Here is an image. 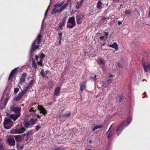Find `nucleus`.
Here are the masks:
<instances>
[{
	"instance_id": "obj_37",
	"label": "nucleus",
	"mask_w": 150,
	"mask_h": 150,
	"mask_svg": "<svg viewBox=\"0 0 150 150\" xmlns=\"http://www.w3.org/2000/svg\"><path fill=\"white\" fill-rule=\"evenodd\" d=\"M29 133L28 132L27 133H24V134H22L21 135L22 137V138L23 139L24 138V137L26 136L27 135V136H28Z\"/></svg>"
},
{
	"instance_id": "obj_10",
	"label": "nucleus",
	"mask_w": 150,
	"mask_h": 150,
	"mask_svg": "<svg viewBox=\"0 0 150 150\" xmlns=\"http://www.w3.org/2000/svg\"><path fill=\"white\" fill-rule=\"evenodd\" d=\"M143 67L145 72H147L149 70V73L150 74V63L145 64H142Z\"/></svg>"
},
{
	"instance_id": "obj_59",
	"label": "nucleus",
	"mask_w": 150,
	"mask_h": 150,
	"mask_svg": "<svg viewBox=\"0 0 150 150\" xmlns=\"http://www.w3.org/2000/svg\"><path fill=\"white\" fill-rule=\"evenodd\" d=\"M106 19V18H105V17H104V18H103L102 19V20H105Z\"/></svg>"
},
{
	"instance_id": "obj_50",
	"label": "nucleus",
	"mask_w": 150,
	"mask_h": 150,
	"mask_svg": "<svg viewBox=\"0 0 150 150\" xmlns=\"http://www.w3.org/2000/svg\"><path fill=\"white\" fill-rule=\"evenodd\" d=\"M39 58H40L39 55L35 56V58L36 60H38V59Z\"/></svg>"
},
{
	"instance_id": "obj_47",
	"label": "nucleus",
	"mask_w": 150,
	"mask_h": 150,
	"mask_svg": "<svg viewBox=\"0 0 150 150\" xmlns=\"http://www.w3.org/2000/svg\"><path fill=\"white\" fill-rule=\"evenodd\" d=\"M62 33H60L59 34V37L60 38V40H59L60 41L61 40V37H62Z\"/></svg>"
},
{
	"instance_id": "obj_39",
	"label": "nucleus",
	"mask_w": 150,
	"mask_h": 150,
	"mask_svg": "<svg viewBox=\"0 0 150 150\" xmlns=\"http://www.w3.org/2000/svg\"><path fill=\"white\" fill-rule=\"evenodd\" d=\"M19 89L18 88H14V93H17L19 91Z\"/></svg>"
},
{
	"instance_id": "obj_3",
	"label": "nucleus",
	"mask_w": 150,
	"mask_h": 150,
	"mask_svg": "<svg viewBox=\"0 0 150 150\" xmlns=\"http://www.w3.org/2000/svg\"><path fill=\"white\" fill-rule=\"evenodd\" d=\"M68 22L71 23V25H70L69 24H68L67 25V28H72L76 25L75 17L74 16L70 17L69 18Z\"/></svg>"
},
{
	"instance_id": "obj_51",
	"label": "nucleus",
	"mask_w": 150,
	"mask_h": 150,
	"mask_svg": "<svg viewBox=\"0 0 150 150\" xmlns=\"http://www.w3.org/2000/svg\"><path fill=\"white\" fill-rule=\"evenodd\" d=\"M3 148V145L2 144L0 143V149Z\"/></svg>"
},
{
	"instance_id": "obj_46",
	"label": "nucleus",
	"mask_w": 150,
	"mask_h": 150,
	"mask_svg": "<svg viewBox=\"0 0 150 150\" xmlns=\"http://www.w3.org/2000/svg\"><path fill=\"white\" fill-rule=\"evenodd\" d=\"M105 37L104 36H100L99 38L100 40H103L105 38Z\"/></svg>"
},
{
	"instance_id": "obj_6",
	"label": "nucleus",
	"mask_w": 150,
	"mask_h": 150,
	"mask_svg": "<svg viewBox=\"0 0 150 150\" xmlns=\"http://www.w3.org/2000/svg\"><path fill=\"white\" fill-rule=\"evenodd\" d=\"M84 16V15L81 13L79 14L76 16V19L77 24H80L82 23Z\"/></svg>"
},
{
	"instance_id": "obj_58",
	"label": "nucleus",
	"mask_w": 150,
	"mask_h": 150,
	"mask_svg": "<svg viewBox=\"0 0 150 150\" xmlns=\"http://www.w3.org/2000/svg\"><path fill=\"white\" fill-rule=\"evenodd\" d=\"M96 75H95L94 76V77L93 78V79L95 80V81H96Z\"/></svg>"
},
{
	"instance_id": "obj_44",
	"label": "nucleus",
	"mask_w": 150,
	"mask_h": 150,
	"mask_svg": "<svg viewBox=\"0 0 150 150\" xmlns=\"http://www.w3.org/2000/svg\"><path fill=\"white\" fill-rule=\"evenodd\" d=\"M118 97H119V102H121L123 100L122 97V96H119Z\"/></svg>"
},
{
	"instance_id": "obj_52",
	"label": "nucleus",
	"mask_w": 150,
	"mask_h": 150,
	"mask_svg": "<svg viewBox=\"0 0 150 150\" xmlns=\"http://www.w3.org/2000/svg\"><path fill=\"white\" fill-rule=\"evenodd\" d=\"M34 109L33 108V107H32L29 110V112H31V111H34Z\"/></svg>"
},
{
	"instance_id": "obj_16",
	"label": "nucleus",
	"mask_w": 150,
	"mask_h": 150,
	"mask_svg": "<svg viewBox=\"0 0 150 150\" xmlns=\"http://www.w3.org/2000/svg\"><path fill=\"white\" fill-rule=\"evenodd\" d=\"M21 115L20 113L18 114L17 115L13 114L11 115V117L14 121H15Z\"/></svg>"
},
{
	"instance_id": "obj_15",
	"label": "nucleus",
	"mask_w": 150,
	"mask_h": 150,
	"mask_svg": "<svg viewBox=\"0 0 150 150\" xmlns=\"http://www.w3.org/2000/svg\"><path fill=\"white\" fill-rule=\"evenodd\" d=\"M71 114V112L70 111L68 113L64 114L63 115H60L59 116V118L60 119H62L63 118L64 119H66L68 117H69Z\"/></svg>"
},
{
	"instance_id": "obj_34",
	"label": "nucleus",
	"mask_w": 150,
	"mask_h": 150,
	"mask_svg": "<svg viewBox=\"0 0 150 150\" xmlns=\"http://www.w3.org/2000/svg\"><path fill=\"white\" fill-rule=\"evenodd\" d=\"M36 120H35L34 119H31L29 121L30 122V123L31 124V125L32 126H33L35 123L36 121Z\"/></svg>"
},
{
	"instance_id": "obj_38",
	"label": "nucleus",
	"mask_w": 150,
	"mask_h": 150,
	"mask_svg": "<svg viewBox=\"0 0 150 150\" xmlns=\"http://www.w3.org/2000/svg\"><path fill=\"white\" fill-rule=\"evenodd\" d=\"M43 60L40 59V61L38 62V63L39 65H41V66H42V62Z\"/></svg>"
},
{
	"instance_id": "obj_2",
	"label": "nucleus",
	"mask_w": 150,
	"mask_h": 150,
	"mask_svg": "<svg viewBox=\"0 0 150 150\" xmlns=\"http://www.w3.org/2000/svg\"><path fill=\"white\" fill-rule=\"evenodd\" d=\"M12 124L11 120L10 119L7 118L4 120V125L5 129H8L11 127Z\"/></svg>"
},
{
	"instance_id": "obj_40",
	"label": "nucleus",
	"mask_w": 150,
	"mask_h": 150,
	"mask_svg": "<svg viewBox=\"0 0 150 150\" xmlns=\"http://www.w3.org/2000/svg\"><path fill=\"white\" fill-rule=\"evenodd\" d=\"M39 57L41 59H42L45 57L44 54L42 53L41 54H39Z\"/></svg>"
},
{
	"instance_id": "obj_49",
	"label": "nucleus",
	"mask_w": 150,
	"mask_h": 150,
	"mask_svg": "<svg viewBox=\"0 0 150 150\" xmlns=\"http://www.w3.org/2000/svg\"><path fill=\"white\" fill-rule=\"evenodd\" d=\"M118 67L120 68H121L122 67V65L120 64V63H119L118 64Z\"/></svg>"
},
{
	"instance_id": "obj_21",
	"label": "nucleus",
	"mask_w": 150,
	"mask_h": 150,
	"mask_svg": "<svg viewBox=\"0 0 150 150\" xmlns=\"http://www.w3.org/2000/svg\"><path fill=\"white\" fill-rule=\"evenodd\" d=\"M68 5L69 3L68 2L65 3L63 5H62V6L61 7L59 8V9L60 10L61 12V13L63 11V10L65 9L66 8L67 6H68Z\"/></svg>"
},
{
	"instance_id": "obj_25",
	"label": "nucleus",
	"mask_w": 150,
	"mask_h": 150,
	"mask_svg": "<svg viewBox=\"0 0 150 150\" xmlns=\"http://www.w3.org/2000/svg\"><path fill=\"white\" fill-rule=\"evenodd\" d=\"M112 125H111L110 127L109 128V129L108 132H107V133L106 134V135L107 136V138L108 139H110L112 135V134L111 133V131H109L110 130V128L112 127Z\"/></svg>"
},
{
	"instance_id": "obj_43",
	"label": "nucleus",
	"mask_w": 150,
	"mask_h": 150,
	"mask_svg": "<svg viewBox=\"0 0 150 150\" xmlns=\"http://www.w3.org/2000/svg\"><path fill=\"white\" fill-rule=\"evenodd\" d=\"M131 12L129 10H126L125 12V13L126 14H129Z\"/></svg>"
},
{
	"instance_id": "obj_54",
	"label": "nucleus",
	"mask_w": 150,
	"mask_h": 150,
	"mask_svg": "<svg viewBox=\"0 0 150 150\" xmlns=\"http://www.w3.org/2000/svg\"><path fill=\"white\" fill-rule=\"evenodd\" d=\"M101 83L102 84V85L103 84L102 82H101V81H99L97 82V84L98 86V85H99L100 84H101Z\"/></svg>"
},
{
	"instance_id": "obj_56",
	"label": "nucleus",
	"mask_w": 150,
	"mask_h": 150,
	"mask_svg": "<svg viewBox=\"0 0 150 150\" xmlns=\"http://www.w3.org/2000/svg\"><path fill=\"white\" fill-rule=\"evenodd\" d=\"M8 99L7 98H5V105L6 104V103L7 102V101H8Z\"/></svg>"
},
{
	"instance_id": "obj_62",
	"label": "nucleus",
	"mask_w": 150,
	"mask_h": 150,
	"mask_svg": "<svg viewBox=\"0 0 150 150\" xmlns=\"http://www.w3.org/2000/svg\"><path fill=\"white\" fill-rule=\"evenodd\" d=\"M0 150H5L4 149V148H2V149H0Z\"/></svg>"
},
{
	"instance_id": "obj_11",
	"label": "nucleus",
	"mask_w": 150,
	"mask_h": 150,
	"mask_svg": "<svg viewBox=\"0 0 150 150\" xmlns=\"http://www.w3.org/2000/svg\"><path fill=\"white\" fill-rule=\"evenodd\" d=\"M17 68H16L13 69L11 72L8 79L9 80H11L13 78V76L17 72Z\"/></svg>"
},
{
	"instance_id": "obj_1",
	"label": "nucleus",
	"mask_w": 150,
	"mask_h": 150,
	"mask_svg": "<svg viewBox=\"0 0 150 150\" xmlns=\"http://www.w3.org/2000/svg\"><path fill=\"white\" fill-rule=\"evenodd\" d=\"M25 130L24 127L13 128L11 131L10 133L12 134H20L24 132Z\"/></svg>"
},
{
	"instance_id": "obj_8",
	"label": "nucleus",
	"mask_w": 150,
	"mask_h": 150,
	"mask_svg": "<svg viewBox=\"0 0 150 150\" xmlns=\"http://www.w3.org/2000/svg\"><path fill=\"white\" fill-rule=\"evenodd\" d=\"M7 142L9 145L10 146H14L15 145V140L12 137H10L8 138Z\"/></svg>"
},
{
	"instance_id": "obj_18",
	"label": "nucleus",
	"mask_w": 150,
	"mask_h": 150,
	"mask_svg": "<svg viewBox=\"0 0 150 150\" xmlns=\"http://www.w3.org/2000/svg\"><path fill=\"white\" fill-rule=\"evenodd\" d=\"M64 1L62 2L59 1L54 5V7L55 8H58L61 7L63 4Z\"/></svg>"
},
{
	"instance_id": "obj_53",
	"label": "nucleus",
	"mask_w": 150,
	"mask_h": 150,
	"mask_svg": "<svg viewBox=\"0 0 150 150\" xmlns=\"http://www.w3.org/2000/svg\"><path fill=\"white\" fill-rule=\"evenodd\" d=\"M53 150H62L61 148H58Z\"/></svg>"
},
{
	"instance_id": "obj_35",
	"label": "nucleus",
	"mask_w": 150,
	"mask_h": 150,
	"mask_svg": "<svg viewBox=\"0 0 150 150\" xmlns=\"http://www.w3.org/2000/svg\"><path fill=\"white\" fill-rule=\"evenodd\" d=\"M53 86V82L52 81H51L49 82L48 84V86L50 89L52 88Z\"/></svg>"
},
{
	"instance_id": "obj_7",
	"label": "nucleus",
	"mask_w": 150,
	"mask_h": 150,
	"mask_svg": "<svg viewBox=\"0 0 150 150\" xmlns=\"http://www.w3.org/2000/svg\"><path fill=\"white\" fill-rule=\"evenodd\" d=\"M67 19V17L65 16L62 18V21L61 22L59 23V27L57 30H62V27L65 25V22Z\"/></svg>"
},
{
	"instance_id": "obj_57",
	"label": "nucleus",
	"mask_w": 150,
	"mask_h": 150,
	"mask_svg": "<svg viewBox=\"0 0 150 150\" xmlns=\"http://www.w3.org/2000/svg\"><path fill=\"white\" fill-rule=\"evenodd\" d=\"M122 24V22L120 21H118V24L119 25H120Z\"/></svg>"
},
{
	"instance_id": "obj_26",
	"label": "nucleus",
	"mask_w": 150,
	"mask_h": 150,
	"mask_svg": "<svg viewBox=\"0 0 150 150\" xmlns=\"http://www.w3.org/2000/svg\"><path fill=\"white\" fill-rule=\"evenodd\" d=\"M23 95L24 94H23L21 92H20L16 98V101L19 100Z\"/></svg>"
},
{
	"instance_id": "obj_36",
	"label": "nucleus",
	"mask_w": 150,
	"mask_h": 150,
	"mask_svg": "<svg viewBox=\"0 0 150 150\" xmlns=\"http://www.w3.org/2000/svg\"><path fill=\"white\" fill-rule=\"evenodd\" d=\"M28 88L29 87H26L25 88H24L22 92H21L23 93V94L24 95L27 91Z\"/></svg>"
},
{
	"instance_id": "obj_31",
	"label": "nucleus",
	"mask_w": 150,
	"mask_h": 150,
	"mask_svg": "<svg viewBox=\"0 0 150 150\" xmlns=\"http://www.w3.org/2000/svg\"><path fill=\"white\" fill-rule=\"evenodd\" d=\"M32 126V125L30 123L29 121L25 123L24 124V126L26 128H28L30 127H31Z\"/></svg>"
},
{
	"instance_id": "obj_42",
	"label": "nucleus",
	"mask_w": 150,
	"mask_h": 150,
	"mask_svg": "<svg viewBox=\"0 0 150 150\" xmlns=\"http://www.w3.org/2000/svg\"><path fill=\"white\" fill-rule=\"evenodd\" d=\"M41 127L40 125H37L35 129H36V130L38 131L39 129Z\"/></svg>"
},
{
	"instance_id": "obj_32",
	"label": "nucleus",
	"mask_w": 150,
	"mask_h": 150,
	"mask_svg": "<svg viewBox=\"0 0 150 150\" xmlns=\"http://www.w3.org/2000/svg\"><path fill=\"white\" fill-rule=\"evenodd\" d=\"M132 118L131 117H129L127 120V123L125 126V127L127 126L132 122Z\"/></svg>"
},
{
	"instance_id": "obj_45",
	"label": "nucleus",
	"mask_w": 150,
	"mask_h": 150,
	"mask_svg": "<svg viewBox=\"0 0 150 150\" xmlns=\"http://www.w3.org/2000/svg\"><path fill=\"white\" fill-rule=\"evenodd\" d=\"M111 82V80L110 79H108L107 80V84L108 85Z\"/></svg>"
},
{
	"instance_id": "obj_5",
	"label": "nucleus",
	"mask_w": 150,
	"mask_h": 150,
	"mask_svg": "<svg viewBox=\"0 0 150 150\" xmlns=\"http://www.w3.org/2000/svg\"><path fill=\"white\" fill-rule=\"evenodd\" d=\"M36 42V40H34L32 43L29 51L30 53L32 52V51L35 50L37 49H39L40 46L38 45H35Z\"/></svg>"
},
{
	"instance_id": "obj_4",
	"label": "nucleus",
	"mask_w": 150,
	"mask_h": 150,
	"mask_svg": "<svg viewBox=\"0 0 150 150\" xmlns=\"http://www.w3.org/2000/svg\"><path fill=\"white\" fill-rule=\"evenodd\" d=\"M125 123V121L123 122L122 123L120 124L117 127L116 130V133L118 136L119 135L124 129Z\"/></svg>"
},
{
	"instance_id": "obj_48",
	"label": "nucleus",
	"mask_w": 150,
	"mask_h": 150,
	"mask_svg": "<svg viewBox=\"0 0 150 150\" xmlns=\"http://www.w3.org/2000/svg\"><path fill=\"white\" fill-rule=\"evenodd\" d=\"M105 39L107 40L108 38V37H107V36L108 35V33L107 32H105Z\"/></svg>"
},
{
	"instance_id": "obj_29",
	"label": "nucleus",
	"mask_w": 150,
	"mask_h": 150,
	"mask_svg": "<svg viewBox=\"0 0 150 150\" xmlns=\"http://www.w3.org/2000/svg\"><path fill=\"white\" fill-rule=\"evenodd\" d=\"M60 91V88L59 87H57L56 88L54 91V94L55 96H57L59 93Z\"/></svg>"
},
{
	"instance_id": "obj_64",
	"label": "nucleus",
	"mask_w": 150,
	"mask_h": 150,
	"mask_svg": "<svg viewBox=\"0 0 150 150\" xmlns=\"http://www.w3.org/2000/svg\"><path fill=\"white\" fill-rule=\"evenodd\" d=\"M89 142V143H91L92 142V141L91 140H90Z\"/></svg>"
},
{
	"instance_id": "obj_24",
	"label": "nucleus",
	"mask_w": 150,
	"mask_h": 150,
	"mask_svg": "<svg viewBox=\"0 0 150 150\" xmlns=\"http://www.w3.org/2000/svg\"><path fill=\"white\" fill-rule=\"evenodd\" d=\"M42 35L40 34L38 35V38H37L36 41L37 40V45H39L40 42H41V39L42 37Z\"/></svg>"
},
{
	"instance_id": "obj_14",
	"label": "nucleus",
	"mask_w": 150,
	"mask_h": 150,
	"mask_svg": "<svg viewBox=\"0 0 150 150\" xmlns=\"http://www.w3.org/2000/svg\"><path fill=\"white\" fill-rule=\"evenodd\" d=\"M57 8H53L51 11V14L52 15H53L55 14L56 13H61L59 8V9H57Z\"/></svg>"
},
{
	"instance_id": "obj_27",
	"label": "nucleus",
	"mask_w": 150,
	"mask_h": 150,
	"mask_svg": "<svg viewBox=\"0 0 150 150\" xmlns=\"http://www.w3.org/2000/svg\"><path fill=\"white\" fill-rule=\"evenodd\" d=\"M102 127V125H98L94 126L92 128L93 131H94L96 129L98 128H101Z\"/></svg>"
},
{
	"instance_id": "obj_33",
	"label": "nucleus",
	"mask_w": 150,
	"mask_h": 150,
	"mask_svg": "<svg viewBox=\"0 0 150 150\" xmlns=\"http://www.w3.org/2000/svg\"><path fill=\"white\" fill-rule=\"evenodd\" d=\"M32 61H33V68H34L35 69H36L37 68V65L36 64L34 60H33V59H32Z\"/></svg>"
},
{
	"instance_id": "obj_19",
	"label": "nucleus",
	"mask_w": 150,
	"mask_h": 150,
	"mask_svg": "<svg viewBox=\"0 0 150 150\" xmlns=\"http://www.w3.org/2000/svg\"><path fill=\"white\" fill-rule=\"evenodd\" d=\"M84 0H81V1H78L77 2L76 5V8L77 9H79L80 8L82 4L83 3Z\"/></svg>"
},
{
	"instance_id": "obj_9",
	"label": "nucleus",
	"mask_w": 150,
	"mask_h": 150,
	"mask_svg": "<svg viewBox=\"0 0 150 150\" xmlns=\"http://www.w3.org/2000/svg\"><path fill=\"white\" fill-rule=\"evenodd\" d=\"M38 109L40 111V113L45 115L47 113L45 109L42 105H39L38 106Z\"/></svg>"
},
{
	"instance_id": "obj_61",
	"label": "nucleus",
	"mask_w": 150,
	"mask_h": 150,
	"mask_svg": "<svg viewBox=\"0 0 150 150\" xmlns=\"http://www.w3.org/2000/svg\"><path fill=\"white\" fill-rule=\"evenodd\" d=\"M50 5L48 7L47 9H48V10L49 8H50Z\"/></svg>"
},
{
	"instance_id": "obj_22",
	"label": "nucleus",
	"mask_w": 150,
	"mask_h": 150,
	"mask_svg": "<svg viewBox=\"0 0 150 150\" xmlns=\"http://www.w3.org/2000/svg\"><path fill=\"white\" fill-rule=\"evenodd\" d=\"M109 46L110 47L115 48L116 50H117L118 49V45L116 42H114L112 45H110Z\"/></svg>"
},
{
	"instance_id": "obj_13",
	"label": "nucleus",
	"mask_w": 150,
	"mask_h": 150,
	"mask_svg": "<svg viewBox=\"0 0 150 150\" xmlns=\"http://www.w3.org/2000/svg\"><path fill=\"white\" fill-rule=\"evenodd\" d=\"M11 110L16 113H20V112L21 110L20 108L18 107H12L11 108Z\"/></svg>"
},
{
	"instance_id": "obj_23",
	"label": "nucleus",
	"mask_w": 150,
	"mask_h": 150,
	"mask_svg": "<svg viewBox=\"0 0 150 150\" xmlns=\"http://www.w3.org/2000/svg\"><path fill=\"white\" fill-rule=\"evenodd\" d=\"M102 3L100 1H99L97 3V8L100 10L102 8Z\"/></svg>"
},
{
	"instance_id": "obj_17",
	"label": "nucleus",
	"mask_w": 150,
	"mask_h": 150,
	"mask_svg": "<svg viewBox=\"0 0 150 150\" xmlns=\"http://www.w3.org/2000/svg\"><path fill=\"white\" fill-rule=\"evenodd\" d=\"M86 83L85 82H83L81 83L80 84V89L82 91L84 90L86 87Z\"/></svg>"
},
{
	"instance_id": "obj_30",
	"label": "nucleus",
	"mask_w": 150,
	"mask_h": 150,
	"mask_svg": "<svg viewBox=\"0 0 150 150\" xmlns=\"http://www.w3.org/2000/svg\"><path fill=\"white\" fill-rule=\"evenodd\" d=\"M40 74L43 78L45 77L47 75V73H44V70L43 69L41 70Z\"/></svg>"
},
{
	"instance_id": "obj_63",
	"label": "nucleus",
	"mask_w": 150,
	"mask_h": 150,
	"mask_svg": "<svg viewBox=\"0 0 150 150\" xmlns=\"http://www.w3.org/2000/svg\"><path fill=\"white\" fill-rule=\"evenodd\" d=\"M112 76H113V75H109V77H112Z\"/></svg>"
},
{
	"instance_id": "obj_28",
	"label": "nucleus",
	"mask_w": 150,
	"mask_h": 150,
	"mask_svg": "<svg viewBox=\"0 0 150 150\" xmlns=\"http://www.w3.org/2000/svg\"><path fill=\"white\" fill-rule=\"evenodd\" d=\"M97 62L99 65H103L105 63V60L102 59H100L99 61H97Z\"/></svg>"
},
{
	"instance_id": "obj_41",
	"label": "nucleus",
	"mask_w": 150,
	"mask_h": 150,
	"mask_svg": "<svg viewBox=\"0 0 150 150\" xmlns=\"http://www.w3.org/2000/svg\"><path fill=\"white\" fill-rule=\"evenodd\" d=\"M33 80H31L28 83V87H30V86L32 84L33 82Z\"/></svg>"
},
{
	"instance_id": "obj_12",
	"label": "nucleus",
	"mask_w": 150,
	"mask_h": 150,
	"mask_svg": "<svg viewBox=\"0 0 150 150\" xmlns=\"http://www.w3.org/2000/svg\"><path fill=\"white\" fill-rule=\"evenodd\" d=\"M26 73L22 74L21 78L20 79L19 83L21 84L25 81V78L27 76Z\"/></svg>"
},
{
	"instance_id": "obj_20",
	"label": "nucleus",
	"mask_w": 150,
	"mask_h": 150,
	"mask_svg": "<svg viewBox=\"0 0 150 150\" xmlns=\"http://www.w3.org/2000/svg\"><path fill=\"white\" fill-rule=\"evenodd\" d=\"M15 139L17 142H19L23 139L21 135H17L15 136Z\"/></svg>"
},
{
	"instance_id": "obj_55",
	"label": "nucleus",
	"mask_w": 150,
	"mask_h": 150,
	"mask_svg": "<svg viewBox=\"0 0 150 150\" xmlns=\"http://www.w3.org/2000/svg\"><path fill=\"white\" fill-rule=\"evenodd\" d=\"M48 9H47L46 10V11L45 13V16H46L47 14V13H48Z\"/></svg>"
},
{
	"instance_id": "obj_60",
	"label": "nucleus",
	"mask_w": 150,
	"mask_h": 150,
	"mask_svg": "<svg viewBox=\"0 0 150 150\" xmlns=\"http://www.w3.org/2000/svg\"><path fill=\"white\" fill-rule=\"evenodd\" d=\"M114 1H116L118 2L119 1V0H114Z\"/></svg>"
}]
</instances>
